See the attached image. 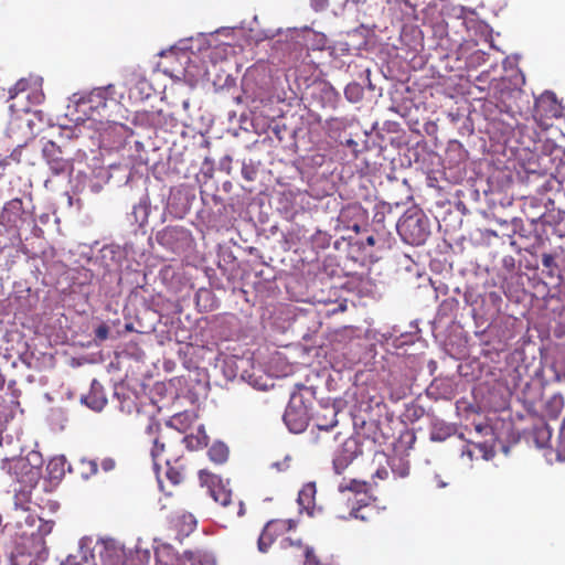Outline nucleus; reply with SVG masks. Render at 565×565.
I'll use <instances>...</instances> for the list:
<instances>
[{"label":"nucleus","mask_w":565,"mask_h":565,"mask_svg":"<svg viewBox=\"0 0 565 565\" xmlns=\"http://www.w3.org/2000/svg\"><path fill=\"white\" fill-rule=\"evenodd\" d=\"M109 88H111V86L107 88H95L86 96L74 94L71 100L74 103L76 110L87 115V110L94 111L106 107V94Z\"/></svg>","instance_id":"obj_10"},{"label":"nucleus","mask_w":565,"mask_h":565,"mask_svg":"<svg viewBox=\"0 0 565 565\" xmlns=\"http://www.w3.org/2000/svg\"><path fill=\"white\" fill-rule=\"evenodd\" d=\"M156 239L168 250L180 254L190 246L191 234L182 226H168L157 233Z\"/></svg>","instance_id":"obj_8"},{"label":"nucleus","mask_w":565,"mask_h":565,"mask_svg":"<svg viewBox=\"0 0 565 565\" xmlns=\"http://www.w3.org/2000/svg\"><path fill=\"white\" fill-rule=\"evenodd\" d=\"M200 479L207 484L209 492L214 501L223 507H227L231 503L232 492L226 488L218 476L210 475L201 470Z\"/></svg>","instance_id":"obj_13"},{"label":"nucleus","mask_w":565,"mask_h":565,"mask_svg":"<svg viewBox=\"0 0 565 565\" xmlns=\"http://www.w3.org/2000/svg\"><path fill=\"white\" fill-rule=\"evenodd\" d=\"M409 327L412 330L401 333L393 340V344L396 348H402L404 345L412 344L420 339V329L418 327V321L416 320L415 322H412Z\"/></svg>","instance_id":"obj_23"},{"label":"nucleus","mask_w":565,"mask_h":565,"mask_svg":"<svg viewBox=\"0 0 565 565\" xmlns=\"http://www.w3.org/2000/svg\"><path fill=\"white\" fill-rule=\"evenodd\" d=\"M81 402L95 412H100L105 407L107 399L97 380L92 381L89 393L83 395Z\"/></svg>","instance_id":"obj_17"},{"label":"nucleus","mask_w":565,"mask_h":565,"mask_svg":"<svg viewBox=\"0 0 565 565\" xmlns=\"http://www.w3.org/2000/svg\"><path fill=\"white\" fill-rule=\"evenodd\" d=\"M181 420V415L173 416L169 422L168 426L177 427V423Z\"/></svg>","instance_id":"obj_51"},{"label":"nucleus","mask_w":565,"mask_h":565,"mask_svg":"<svg viewBox=\"0 0 565 565\" xmlns=\"http://www.w3.org/2000/svg\"><path fill=\"white\" fill-rule=\"evenodd\" d=\"M228 81L234 82V79L231 76H227L226 82Z\"/></svg>","instance_id":"obj_64"},{"label":"nucleus","mask_w":565,"mask_h":565,"mask_svg":"<svg viewBox=\"0 0 565 565\" xmlns=\"http://www.w3.org/2000/svg\"><path fill=\"white\" fill-rule=\"evenodd\" d=\"M375 445V438L364 436L361 433L347 438L341 447L334 452L332 460L333 470L337 475H341L359 456L363 455L364 447L370 450Z\"/></svg>","instance_id":"obj_4"},{"label":"nucleus","mask_w":565,"mask_h":565,"mask_svg":"<svg viewBox=\"0 0 565 565\" xmlns=\"http://www.w3.org/2000/svg\"><path fill=\"white\" fill-rule=\"evenodd\" d=\"M338 489L340 492L351 491L354 493H362L366 490V482L352 479L349 482H341Z\"/></svg>","instance_id":"obj_32"},{"label":"nucleus","mask_w":565,"mask_h":565,"mask_svg":"<svg viewBox=\"0 0 565 565\" xmlns=\"http://www.w3.org/2000/svg\"><path fill=\"white\" fill-rule=\"evenodd\" d=\"M31 468L34 470L42 469L43 466V458L40 452L38 451H31L26 455V457L22 458Z\"/></svg>","instance_id":"obj_37"},{"label":"nucleus","mask_w":565,"mask_h":565,"mask_svg":"<svg viewBox=\"0 0 565 565\" xmlns=\"http://www.w3.org/2000/svg\"><path fill=\"white\" fill-rule=\"evenodd\" d=\"M366 241L369 245H374V237L370 236Z\"/></svg>","instance_id":"obj_59"},{"label":"nucleus","mask_w":565,"mask_h":565,"mask_svg":"<svg viewBox=\"0 0 565 565\" xmlns=\"http://www.w3.org/2000/svg\"><path fill=\"white\" fill-rule=\"evenodd\" d=\"M344 96L350 103H359L363 98V87L359 83H349L344 88Z\"/></svg>","instance_id":"obj_31"},{"label":"nucleus","mask_w":565,"mask_h":565,"mask_svg":"<svg viewBox=\"0 0 565 565\" xmlns=\"http://www.w3.org/2000/svg\"><path fill=\"white\" fill-rule=\"evenodd\" d=\"M79 465L81 475L84 479H88L89 477L96 475L98 471V465L95 460L83 459L81 460Z\"/></svg>","instance_id":"obj_34"},{"label":"nucleus","mask_w":565,"mask_h":565,"mask_svg":"<svg viewBox=\"0 0 565 565\" xmlns=\"http://www.w3.org/2000/svg\"><path fill=\"white\" fill-rule=\"evenodd\" d=\"M42 154L53 174L60 175L72 172V160L63 156L62 149L54 141L50 140L44 143Z\"/></svg>","instance_id":"obj_9"},{"label":"nucleus","mask_w":565,"mask_h":565,"mask_svg":"<svg viewBox=\"0 0 565 565\" xmlns=\"http://www.w3.org/2000/svg\"><path fill=\"white\" fill-rule=\"evenodd\" d=\"M241 173L246 181L252 182L256 179L257 170L252 164L244 162Z\"/></svg>","instance_id":"obj_39"},{"label":"nucleus","mask_w":565,"mask_h":565,"mask_svg":"<svg viewBox=\"0 0 565 565\" xmlns=\"http://www.w3.org/2000/svg\"><path fill=\"white\" fill-rule=\"evenodd\" d=\"M429 24L433 36L437 40L436 47L443 50L449 49V28L454 29V33L459 35V41H466L470 36V32H477L481 29V21L478 19L475 10L465 7H450L445 10L444 15L436 14L430 18Z\"/></svg>","instance_id":"obj_1"},{"label":"nucleus","mask_w":565,"mask_h":565,"mask_svg":"<svg viewBox=\"0 0 565 565\" xmlns=\"http://www.w3.org/2000/svg\"><path fill=\"white\" fill-rule=\"evenodd\" d=\"M126 551L115 540L100 542L92 537H83L79 541L75 554H70L63 565H124Z\"/></svg>","instance_id":"obj_2"},{"label":"nucleus","mask_w":565,"mask_h":565,"mask_svg":"<svg viewBox=\"0 0 565 565\" xmlns=\"http://www.w3.org/2000/svg\"><path fill=\"white\" fill-rule=\"evenodd\" d=\"M65 465H66V460L63 456L56 457V458H53L52 460H50V462L47 463V467H46L50 477L52 479L62 478L65 472Z\"/></svg>","instance_id":"obj_27"},{"label":"nucleus","mask_w":565,"mask_h":565,"mask_svg":"<svg viewBox=\"0 0 565 565\" xmlns=\"http://www.w3.org/2000/svg\"><path fill=\"white\" fill-rule=\"evenodd\" d=\"M529 438L537 448L550 446L552 429L542 418H537L529 431Z\"/></svg>","instance_id":"obj_16"},{"label":"nucleus","mask_w":565,"mask_h":565,"mask_svg":"<svg viewBox=\"0 0 565 565\" xmlns=\"http://www.w3.org/2000/svg\"><path fill=\"white\" fill-rule=\"evenodd\" d=\"M13 469L18 481L24 483L25 488H33L41 478L40 470L31 468L22 458L15 461Z\"/></svg>","instance_id":"obj_15"},{"label":"nucleus","mask_w":565,"mask_h":565,"mask_svg":"<svg viewBox=\"0 0 565 565\" xmlns=\"http://www.w3.org/2000/svg\"><path fill=\"white\" fill-rule=\"evenodd\" d=\"M28 82L24 78H21L15 83L13 87L9 89L10 98H14L19 93L24 92L26 89Z\"/></svg>","instance_id":"obj_40"},{"label":"nucleus","mask_w":565,"mask_h":565,"mask_svg":"<svg viewBox=\"0 0 565 565\" xmlns=\"http://www.w3.org/2000/svg\"><path fill=\"white\" fill-rule=\"evenodd\" d=\"M475 429L478 434H481V435H493L492 427L486 423L476 424Z\"/></svg>","instance_id":"obj_43"},{"label":"nucleus","mask_w":565,"mask_h":565,"mask_svg":"<svg viewBox=\"0 0 565 565\" xmlns=\"http://www.w3.org/2000/svg\"><path fill=\"white\" fill-rule=\"evenodd\" d=\"M315 495L316 484L313 482H309L301 488L297 499L300 512L306 511L310 516L313 515Z\"/></svg>","instance_id":"obj_21"},{"label":"nucleus","mask_w":565,"mask_h":565,"mask_svg":"<svg viewBox=\"0 0 565 565\" xmlns=\"http://www.w3.org/2000/svg\"><path fill=\"white\" fill-rule=\"evenodd\" d=\"M159 430H160V424L157 420L151 418L149 420L148 426L146 427V433L148 435H156L159 433Z\"/></svg>","instance_id":"obj_44"},{"label":"nucleus","mask_w":565,"mask_h":565,"mask_svg":"<svg viewBox=\"0 0 565 565\" xmlns=\"http://www.w3.org/2000/svg\"><path fill=\"white\" fill-rule=\"evenodd\" d=\"M344 145H345L347 147H349V148H356V147H358V142H356L355 140L351 139V138H350V139H347V140L344 141Z\"/></svg>","instance_id":"obj_54"},{"label":"nucleus","mask_w":565,"mask_h":565,"mask_svg":"<svg viewBox=\"0 0 565 565\" xmlns=\"http://www.w3.org/2000/svg\"><path fill=\"white\" fill-rule=\"evenodd\" d=\"M289 456H286L281 461H275L271 463V468L277 469L278 471H285L289 468Z\"/></svg>","instance_id":"obj_46"},{"label":"nucleus","mask_w":565,"mask_h":565,"mask_svg":"<svg viewBox=\"0 0 565 565\" xmlns=\"http://www.w3.org/2000/svg\"><path fill=\"white\" fill-rule=\"evenodd\" d=\"M288 429L294 434L302 433L308 426V408L300 394H292L282 417Z\"/></svg>","instance_id":"obj_7"},{"label":"nucleus","mask_w":565,"mask_h":565,"mask_svg":"<svg viewBox=\"0 0 565 565\" xmlns=\"http://www.w3.org/2000/svg\"><path fill=\"white\" fill-rule=\"evenodd\" d=\"M289 530L295 526V523L292 520H288Z\"/></svg>","instance_id":"obj_60"},{"label":"nucleus","mask_w":565,"mask_h":565,"mask_svg":"<svg viewBox=\"0 0 565 565\" xmlns=\"http://www.w3.org/2000/svg\"><path fill=\"white\" fill-rule=\"evenodd\" d=\"M564 408V398L561 394L552 395L545 403V414L550 418H557Z\"/></svg>","instance_id":"obj_25"},{"label":"nucleus","mask_w":565,"mask_h":565,"mask_svg":"<svg viewBox=\"0 0 565 565\" xmlns=\"http://www.w3.org/2000/svg\"><path fill=\"white\" fill-rule=\"evenodd\" d=\"M31 490L30 489H21L15 492L13 497V510L12 518L15 521L17 527L23 529L24 518L31 513Z\"/></svg>","instance_id":"obj_14"},{"label":"nucleus","mask_w":565,"mask_h":565,"mask_svg":"<svg viewBox=\"0 0 565 565\" xmlns=\"http://www.w3.org/2000/svg\"><path fill=\"white\" fill-rule=\"evenodd\" d=\"M414 256L415 255L405 254L404 260L401 263L405 273L404 279L408 284H416L424 273V268L419 262L420 256L416 255L417 259H415Z\"/></svg>","instance_id":"obj_19"},{"label":"nucleus","mask_w":565,"mask_h":565,"mask_svg":"<svg viewBox=\"0 0 565 565\" xmlns=\"http://www.w3.org/2000/svg\"><path fill=\"white\" fill-rule=\"evenodd\" d=\"M350 518L360 519V520H363V521L366 520V518L364 515L359 514V510L358 509H352L351 510Z\"/></svg>","instance_id":"obj_50"},{"label":"nucleus","mask_w":565,"mask_h":565,"mask_svg":"<svg viewBox=\"0 0 565 565\" xmlns=\"http://www.w3.org/2000/svg\"><path fill=\"white\" fill-rule=\"evenodd\" d=\"M473 446L482 452L484 459H488V452H492L486 443L473 444Z\"/></svg>","instance_id":"obj_48"},{"label":"nucleus","mask_w":565,"mask_h":565,"mask_svg":"<svg viewBox=\"0 0 565 565\" xmlns=\"http://www.w3.org/2000/svg\"><path fill=\"white\" fill-rule=\"evenodd\" d=\"M462 456H467L470 460H472L473 458V451L470 449V447H466L463 450H462Z\"/></svg>","instance_id":"obj_52"},{"label":"nucleus","mask_w":565,"mask_h":565,"mask_svg":"<svg viewBox=\"0 0 565 565\" xmlns=\"http://www.w3.org/2000/svg\"><path fill=\"white\" fill-rule=\"evenodd\" d=\"M24 527L21 529L22 553L30 556L34 555L36 559L44 561L47 556V547L44 537L49 535L54 526L53 521H45L35 514H28L24 518Z\"/></svg>","instance_id":"obj_3"},{"label":"nucleus","mask_w":565,"mask_h":565,"mask_svg":"<svg viewBox=\"0 0 565 565\" xmlns=\"http://www.w3.org/2000/svg\"><path fill=\"white\" fill-rule=\"evenodd\" d=\"M164 463H166V467H167V469H166V476H167V478H168V479H169L173 484H179V483L181 482V480H182V475H181V472H180L177 468L172 467V465H171V459L167 458V459L164 460Z\"/></svg>","instance_id":"obj_36"},{"label":"nucleus","mask_w":565,"mask_h":565,"mask_svg":"<svg viewBox=\"0 0 565 565\" xmlns=\"http://www.w3.org/2000/svg\"><path fill=\"white\" fill-rule=\"evenodd\" d=\"M20 154V150L15 149L13 152H12V157L17 160V161H20V158L18 157Z\"/></svg>","instance_id":"obj_58"},{"label":"nucleus","mask_w":565,"mask_h":565,"mask_svg":"<svg viewBox=\"0 0 565 565\" xmlns=\"http://www.w3.org/2000/svg\"><path fill=\"white\" fill-rule=\"evenodd\" d=\"M235 100H236V103H241V102H242V97H241V96H237V97L235 98Z\"/></svg>","instance_id":"obj_62"},{"label":"nucleus","mask_w":565,"mask_h":565,"mask_svg":"<svg viewBox=\"0 0 565 565\" xmlns=\"http://www.w3.org/2000/svg\"><path fill=\"white\" fill-rule=\"evenodd\" d=\"M281 545H282L284 548L289 547V546H294V545L300 546L301 545V541L300 540L294 541L292 539L287 537V539H284L281 541Z\"/></svg>","instance_id":"obj_49"},{"label":"nucleus","mask_w":565,"mask_h":565,"mask_svg":"<svg viewBox=\"0 0 565 565\" xmlns=\"http://www.w3.org/2000/svg\"><path fill=\"white\" fill-rule=\"evenodd\" d=\"M310 3L316 11H322L328 7V0H310Z\"/></svg>","instance_id":"obj_47"},{"label":"nucleus","mask_w":565,"mask_h":565,"mask_svg":"<svg viewBox=\"0 0 565 565\" xmlns=\"http://www.w3.org/2000/svg\"><path fill=\"white\" fill-rule=\"evenodd\" d=\"M415 441V434L413 431H405L402 434L398 444L395 446L394 454L388 457V466L396 477L405 478L409 475V460L407 450L413 447Z\"/></svg>","instance_id":"obj_6"},{"label":"nucleus","mask_w":565,"mask_h":565,"mask_svg":"<svg viewBox=\"0 0 565 565\" xmlns=\"http://www.w3.org/2000/svg\"><path fill=\"white\" fill-rule=\"evenodd\" d=\"M370 74H371V73H370V71H369V70H366V71H365V75H366L367 87H369L371 90H374V89H375V87H374V85L372 84V82H371V79H370Z\"/></svg>","instance_id":"obj_55"},{"label":"nucleus","mask_w":565,"mask_h":565,"mask_svg":"<svg viewBox=\"0 0 565 565\" xmlns=\"http://www.w3.org/2000/svg\"><path fill=\"white\" fill-rule=\"evenodd\" d=\"M402 239L413 246L424 244V213L420 210H407L397 223Z\"/></svg>","instance_id":"obj_5"},{"label":"nucleus","mask_w":565,"mask_h":565,"mask_svg":"<svg viewBox=\"0 0 565 565\" xmlns=\"http://www.w3.org/2000/svg\"><path fill=\"white\" fill-rule=\"evenodd\" d=\"M249 364V360L239 356H231L224 361L225 375L230 379L239 376L243 381H247L249 375L246 373V366Z\"/></svg>","instance_id":"obj_20"},{"label":"nucleus","mask_w":565,"mask_h":565,"mask_svg":"<svg viewBox=\"0 0 565 565\" xmlns=\"http://www.w3.org/2000/svg\"><path fill=\"white\" fill-rule=\"evenodd\" d=\"M182 441L190 450H195L207 445V436L202 426L198 427L196 435H188L183 437Z\"/></svg>","instance_id":"obj_24"},{"label":"nucleus","mask_w":565,"mask_h":565,"mask_svg":"<svg viewBox=\"0 0 565 565\" xmlns=\"http://www.w3.org/2000/svg\"><path fill=\"white\" fill-rule=\"evenodd\" d=\"M25 211L21 199L10 200L0 212V225L19 230L24 223Z\"/></svg>","instance_id":"obj_12"},{"label":"nucleus","mask_w":565,"mask_h":565,"mask_svg":"<svg viewBox=\"0 0 565 565\" xmlns=\"http://www.w3.org/2000/svg\"><path fill=\"white\" fill-rule=\"evenodd\" d=\"M189 565H215L214 558L207 553L184 552Z\"/></svg>","instance_id":"obj_28"},{"label":"nucleus","mask_w":565,"mask_h":565,"mask_svg":"<svg viewBox=\"0 0 565 565\" xmlns=\"http://www.w3.org/2000/svg\"><path fill=\"white\" fill-rule=\"evenodd\" d=\"M207 455L212 461L215 463H223L227 460L228 457V448L224 443H215L209 449Z\"/></svg>","instance_id":"obj_26"},{"label":"nucleus","mask_w":565,"mask_h":565,"mask_svg":"<svg viewBox=\"0 0 565 565\" xmlns=\"http://www.w3.org/2000/svg\"><path fill=\"white\" fill-rule=\"evenodd\" d=\"M451 435V427L445 426L440 428H434L430 434V439L434 441H443Z\"/></svg>","instance_id":"obj_38"},{"label":"nucleus","mask_w":565,"mask_h":565,"mask_svg":"<svg viewBox=\"0 0 565 565\" xmlns=\"http://www.w3.org/2000/svg\"><path fill=\"white\" fill-rule=\"evenodd\" d=\"M100 466L105 472H109L115 469L116 462L113 458H104L100 462Z\"/></svg>","instance_id":"obj_45"},{"label":"nucleus","mask_w":565,"mask_h":565,"mask_svg":"<svg viewBox=\"0 0 565 565\" xmlns=\"http://www.w3.org/2000/svg\"><path fill=\"white\" fill-rule=\"evenodd\" d=\"M375 476L379 477L380 479H384L387 477V470L385 469H377L376 472H375Z\"/></svg>","instance_id":"obj_53"},{"label":"nucleus","mask_w":565,"mask_h":565,"mask_svg":"<svg viewBox=\"0 0 565 565\" xmlns=\"http://www.w3.org/2000/svg\"><path fill=\"white\" fill-rule=\"evenodd\" d=\"M166 445L163 443H160L158 437H154L153 439V447L151 449V457L153 461V469L158 473L160 470L159 459L160 455L164 452Z\"/></svg>","instance_id":"obj_33"},{"label":"nucleus","mask_w":565,"mask_h":565,"mask_svg":"<svg viewBox=\"0 0 565 565\" xmlns=\"http://www.w3.org/2000/svg\"><path fill=\"white\" fill-rule=\"evenodd\" d=\"M445 486H446V483H445V482H438V487H439V488H443V487H445Z\"/></svg>","instance_id":"obj_63"},{"label":"nucleus","mask_w":565,"mask_h":565,"mask_svg":"<svg viewBox=\"0 0 565 565\" xmlns=\"http://www.w3.org/2000/svg\"><path fill=\"white\" fill-rule=\"evenodd\" d=\"M447 0H431L428 2L426 8V21L436 14L444 15L445 10L448 9Z\"/></svg>","instance_id":"obj_29"},{"label":"nucleus","mask_w":565,"mask_h":565,"mask_svg":"<svg viewBox=\"0 0 565 565\" xmlns=\"http://www.w3.org/2000/svg\"><path fill=\"white\" fill-rule=\"evenodd\" d=\"M501 226L507 227V232L503 235L513 237L515 234H520L523 228V221L519 217H513L510 222L505 220H498Z\"/></svg>","instance_id":"obj_30"},{"label":"nucleus","mask_w":565,"mask_h":565,"mask_svg":"<svg viewBox=\"0 0 565 565\" xmlns=\"http://www.w3.org/2000/svg\"><path fill=\"white\" fill-rule=\"evenodd\" d=\"M150 211V200L148 195H145L132 206V211L128 213L127 220L130 224H136L138 227H142L148 222Z\"/></svg>","instance_id":"obj_18"},{"label":"nucleus","mask_w":565,"mask_h":565,"mask_svg":"<svg viewBox=\"0 0 565 565\" xmlns=\"http://www.w3.org/2000/svg\"><path fill=\"white\" fill-rule=\"evenodd\" d=\"M8 565H18L15 563V557L12 554L8 558Z\"/></svg>","instance_id":"obj_57"},{"label":"nucleus","mask_w":565,"mask_h":565,"mask_svg":"<svg viewBox=\"0 0 565 565\" xmlns=\"http://www.w3.org/2000/svg\"><path fill=\"white\" fill-rule=\"evenodd\" d=\"M142 554H143V557H146V558H148V557H149V552H148L147 550H146V551H143V552H142Z\"/></svg>","instance_id":"obj_61"},{"label":"nucleus","mask_w":565,"mask_h":565,"mask_svg":"<svg viewBox=\"0 0 565 565\" xmlns=\"http://www.w3.org/2000/svg\"><path fill=\"white\" fill-rule=\"evenodd\" d=\"M542 265L548 269L551 274H553L554 269L557 267L555 263V257L552 254H543L542 255Z\"/></svg>","instance_id":"obj_41"},{"label":"nucleus","mask_w":565,"mask_h":565,"mask_svg":"<svg viewBox=\"0 0 565 565\" xmlns=\"http://www.w3.org/2000/svg\"><path fill=\"white\" fill-rule=\"evenodd\" d=\"M245 514L244 503L239 502L238 516H243Z\"/></svg>","instance_id":"obj_56"},{"label":"nucleus","mask_w":565,"mask_h":565,"mask_svg":"<svg viewBox=\"0 0 565 565\" xmlns=\"http://www.w3.org/2000/svg\"><path fill=\"white\" fill-rule=\"evenodd\" d=\"M555 451L557 459L561 461H565V420H563V424L559 429Z\"/></svg>","instance_id":"obj_35"},{"label":"nucleus","mask_w":565,"mask_h":565,"mask_svg":"<svg viewBox=\"0 0 565 565\" xmlns=\"http://www.w3.org/2000/svg\"><path fill=\"white\" fill-rule=\"evenodd\" d=\"M561 116L562 105L558 103L554 93L546 92L535 100L534 117L537 120L543 121Z\"/></svg>","instance_id":"obj_11"},{"label":"nucleus","mask_w":565,"mask_h":565,"mask_svg":"<svg viewBox=\"0 0 565 565\" xmlns=\"http://www.w3.org/2000/svg\"><path fill=\"white\" fill-rule=\"evenodd\" d=\"M109 328L106 324H100L95 330V337L99 341H105L108 338Z\"/></svg>","instance_id":"obj_42"},{"label":"nucleus","mask_w":565,"mask_h":565,"mask_svg":"<svg viewBox=\"0 0 565 565\" xmlns=\"http://www.w3.org/2000/svg\"><path fill=\"white\" fill-rule=\"evenodd\" d=\"M278 525H284V523H277L275 521L268 522L263 532L260 533L257 542L258 551L262 553H266L273 542L275 541L276 527Z\"/></svg>","instance_id":"obj_22"}]
</instances>
